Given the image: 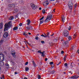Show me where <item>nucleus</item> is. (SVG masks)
<instances>
[{
    "mask_svg": "<svg viewBox=\"0 0 79 79\" xmlns=\"http://www.w3.org/2000/svg\"><path fill=\"white\" fill-rule=\"evenodd\" d=\"M12 23H11V21H9L8 23H6L5 25L4 29V31H6L8 30V28H10V27H11V25Z\"/></svg>",
    "mask_w": 79,
    "mask_h": 79,
    "instance_id": "f257e3e1",
    "label": "nucleus"
},
{
    "mask_svg": "<svg viewBox=\"0 0 79 79\" xmlns=\"http://www.w3.org/2000/svg\"><path fill=\"white\" fill-rule=\"evenodd\" d=\"M68 6L69 9L71 10L73 9V2L71 1H70L69 2Z\"/></svg>",
    "mask_w": 79,
    "mask_h": 79,
    "instance_id": "f03ea898",
    "label": "nucleus"
},
{
    "mask_svg": "<svg viewBox=\"0 0 79 79\" xmlns=\"http://www.w3.org/2000/svg\"><path fill=\"white\" fill-rule=\"evenodd\" d=\"M52 15H48L47 17L46 18V19L44 21L45 23H46L47 22H48V20L50 21L52 19ZM48 19V20H47Z\"/></svg>",
    "mask_w": 79,
    "mask_h": 79,
    "instance_id": "7ed1b4c3",
    "label": "nucleus"
},
{
    "mask_svg": "<svg viewBox=\"0 0 79 79\" xmlns=\"http://www.w3.org/2000/svg\"><path fill=\"white\" fill-rule=\"evenodd\" d=\"M4 59V55L3 54L0 53V61H3Z\"/></svg>",
    "mask_w": 79,
    "mask_h": 79,
    "instance_id": "20e7f679",
    "label": "nucleus"
},
{
    "mask_svg": "<svg viewBox=\"0 0 79 79\" xmlns=\"http://www.w3.org/2000/svg\"><path fill=\"white\" fill-rule=\"evenodd\" d=\"M30 6L33 10H35L36 8H37V7L36 5L34 4L33 3H31L30 4Z\"/></svg>",
    "mask_w": 79,
    "mask_h": 79,
    "instance_id": "39448f33",
    "label": "nucleus"
},
{
    "mask_svg": "<svg viewBox=\"0 0 79 79\" xmlns=\"http://www.w3.org/2000/svg\"><path fill=\"white\" fill-rule=\"evenodd\" d=\"M9 9H14L15 8V6L14 4H10L9 5Z\"/></svg>",
    "mask_w": 79,
    "mask_h": 79,
    "instance_id": "423d86ee",
    "label": "nucleus"
},
{
    "mask_svg": "<svg viewBox=\"0 0 79 79\" xmlns=\"http://www.w3.org/2000/svg\"><path fill=\"white\" fill-rule=\"evenodd\" d=\"M64 36H65V37H67V36L68 35V34H69V32L67 30H64Z\"/></svg>",
    "mask_w": 79,
    "mask_h": 79,
    "instance_id": "0eeeda50",
    "label": "nucleus"
},
{
    "mask_svg": "<svg viewBox=\"0 0 79 79\" xmlns=\"http://www.w3.org/2000/svg\"><path fill=\"white\" fill-rule=\"evenodd\" d=\"M43 5L44 6H47V5H49V2L48 1H46L43 3Z\"/></svg>",
    "mask_w": 79,
    "mask_h": 79,
    "instance_id": "6e6552de",
    "label": "nucleus"
},
{
    "mask_svg": "<svg viewBox=\"0 0 79 79\" xmlns=\"http://www.w3.org/2000/svg\"><path fill=\"white\" fill-rule=\"evenodd\" d=\"M9 35V34H8V33L7 32H5L4 33V34L3 36L4 37H7L8 36V35Z\"/></svg>",
    "mask_w": 79,
    "mask_h": 79,
    "instance_id": "1a4fd4ad",
    "label": "nucleus"
},
{
    "mask_svg": "<svg viewBox=\"0 0 79 79\" xmlns=\"http://www.w3.org/2000/svg\"><path fill=\"white\" fill-rule=\"evenodd\" d=\"M79 77V76L77 75H75L74 76H72L71 77V78L72 79H77Z\"/></svg>",
    "mask_w": 79,
    "mask_h": 79,
    "instance_id": "9d476101",
    "label": "nucleus"
},
{
    "mask_svg": "<svg viewBox=\"0 0 79 79\" xmlns=\"http://www.w3.org/2000/svg\"><path fill=\"white\" fill-rule=\"evenodd\" d=\"M19 3L21 5H24V1L23 0H20L19 1Z\"/></svg>",
    "mask_w": 79,
    "mask_h": 79,
    "instance_id": "9b49d317",
    "label": "nucleus"
},
{
    "mask_svg": "<svg viewBox=\"0 0 79 79\" xmlns=\"http://www.w3.org/2000/svg\"><path fill=\"white\" fill-rule=\"evenodd\" d=\"M4 66V62L2 61H1L0 62V66L1 67H3Z\"/></svg>",
    "mask_w": 79,
    "mask_h": 79,
    "instance_id": "f8f14e48",
    "label": "nucleus"
},
{
    "mask_svg": "<svg viewBox=\"0 0 79 79\" xmlns=\"http://www.w3.org/2000/svg\"><path fill=\"white\" fill-rule=\"evenodd\" d=\"M44 35L46 36V37H48V38H50V36H49V34H49V32H48L46 34H46H45V33H44Z\"/></svg>",
    "mask_w": 79,
    "mask_h": 79,
    "instance_id": "ddd939ff",
    "label": "nucleus"
},
{
    "mask_svg": "<svg viewBox=\"0 0 79 79\" xmlns=\"http://www.w3.org/2000/svg\"><path fill=\"white\" fill-rule=\"evenodd\" d=\"M67 41H64L63 42V45H68Z\"/></svg>",
    "mask_w": 79,
    "mask_h": 79,
    "instance_id": "4468645a",
    "label": "nucleus"
},
{
    "mask_svg": "<svg viewBox=\"0 0 79 79\" xmlns=\"http://www.w3.org/2000/svg\"><path fill=\"white\" fill-rule=\"evenodd\" d=\"M10 63L12 65H15V62L13 60H11Z\"/></svg>",
    "mask_w": 79,
    "mask_h": 79,
    "instance_id": "2eb2a0df",
    "label": "nucleus"
},
{
    "mask_svg": "<svg viewBox=\"0 0 79 79\" xmlns=\"http://www.w3.org/2000/svg\"><path fill=\"white\" fill-rule=\"evenodd\" d=\"M62 18V22H64V20L65 19V17L63 15V16L61 17Z\"/></svg>",
    "mask_w": 79,
    "mask_h": 79,
    "instance_id": "dca6fc26",
    "label": "nucleus"
},
{
    "mask_svg": "<svg viewBox=\"0 0 79 79\" xmlns=\"http://www.w3.org/2000/svg\"><path fill=\"white\" fill-rule=\"evenodd\" d=\"M27 24L28 25H29L30 23H31V21L30 19H28L27 20Z\"/></svg>",
    "mask_w": 79,
    "mask_h": 79,
    "instance_id": "f3484780",
    "label": "nucleus"
},
{
    "mask_svg": "<svg viewBox=\"0 0 79 79\" xmlns=\"http://www.w3.org/2000/svg\"><path fill=\"white\" fill-rule=\"evenodd\" d=\"M11 55L13 54H16V52L14 50L12 51L11 52Z\"/></svg>",
    "mask_w": 79,
    "mask_h": 79,
    "instance_id": "a211bd4d",
    "label": "nucleus"
},
{
    "mask_svg": "<svg viewBox=\"0 0 79 79\" xmlns=\"http://www.w3.org/2000/svg\"><path fill=\"white\" fill-rule=\"evenodd\" d=\"M14 10L15 12H18V9H17L16 7H15V8L14 9Z\"/></svg>",
    "mask_w": 79,
    "mask_h": 79,
    "instance_id": "6ab92c4d",
    "label": "nucleus"
},
{
    "mask_svg": "<svg viewBox=\"0 0 79 79\" xmlns=\"http://www.w3.org/2000/svg\"><path fill=\"white\" fill-rule=\"evenodd\" d=\"M14 10L15 12H18V9H17L16 7H15V8L14 9Z\"/></svg>",
    "mask_w": 79,
    "mask_h": 79,
    "instance_id": "aec40b11",
    "label": "nucleus"
},
{
    "mask_svg": "<svg viewBox=\"0 0 79 79\" xmlns=\"http://www.w3.org/2000/svg\"><path fill=\"white\" fill-rule=\"evenodd\" d=\"M14 10L15 12H18V9H17L16 7H15V8L14 9Z\"/></svg>",
    "mask_w": 79,
    "mask_h": 79,
    "instance_id": "412c9836",
    "label": "nucleus"
},
{
    "mask_svg": "<svg viewBox=\"0 0 79 79\" xmlns=\"http://www.w3.org/2000/svg\"><path fill=\"white\" fill-rule=\"evenodd\" d=\"M3 23H0V29H2L3 28Z\"/></svg>",
    "mask_w": 79,
    "mask_h": 79,
    "instance_id": "4be33fe9",
    "label": "nucleus"
},
{
    "mask_svg": "<svg viewBox=\"0 0 79 79\" xmlns=\"http://www.w3.org/2000/svg\"><path fill=\"white\" fill-rule=\"evenodd\" d=\"M18 29V27H15L13 28V31H16Z\"/></svg>",
    "mask_w": 79,
    "mask_h": 79,
    "instance_id": "5701e85b",
    "label": "nucleus"
},
{
    "mask_svg": "<svg viewBox=\"0 0 79 79\" xmlns=\"http://www.w3.org/2000/svg\"><path fill=\"white\" fill-rule=\"evenodd\" d=\"M9 19L10 20H13V19H14V18H13V16H11L10 18H9Z\"/></svg>",
    "mask_w": 79,
    "mask_h": 79,
    "instance_id": "b1692460",
    "label": "nucleus"
},
{
    "mask_svg": "<svg viewBox=\"0 0 79 79\" xmlns=\"http://www.w3.org/2000/svg\"><path fill=\"white\" fill-rule=\"evenodd\" d=\"M50 73H51V74H55V70H52L50 72Z\"/></svg>",
    "mask_w": 79,
    "mask_h": 79,
    "instance_id": "393cba45",
    "label": "nucleus"
},
{
    "mask_svg": "<svg viewBox=\"0 0 79 79\" xmlns=\"http://www.w3.org/2000/svg\"><path fill=\"white\" fill-rule=\"evenodd\" d=\"M29 69V67H26L25 68V71H27Z\"/></svg>",
    "mask_w": 79,
    "mask_h": 79,
    "instance_id": "a878e982",
    "label": "nucleus"
},
{
    "mask_svg": "<svg viewBox=\"0 0 79 79\" xmlns=\"http://www.w3.org/2000/svg\"><path fill=\"white\" fill-rule=\"evenodd\" d=\"M16 54H12V56H13V57H14V58H16V56L15 55Z\"/></svg>",
    "mask_w": 79,
    "mask_h": 79,
    "instance_id": "bb28decb",
    "label": "nucleus"
},
{
    "mask_svg": "<svg viewBox=\"0 0 79 79\" xmlns=\"http://www.w3.org/2000/svg\"><path fill=\"white\" fill-rule=\"evenodd\" d=\"M72 28V27L71 26H69V29H68L69 31H70V30H71Z\"/></svg>",
    "mask_w": 79,
    "mask_h": 79,
    "instance_id": "cd10ccee",
    "label": "nucleus"
},
{
    "mask_svg": "<svg viewBox=\"0 0 79 79\" xmlns=\"http://www.w3.org/2000/svg\"><path fill=\"white\" fill-rule=\"evenodd\" d=\"M44 20H43V21H40V25L41 24H42V23H44Z\"/></svg>",
    "mask_w": 79,
    "mask_h": 79,
    "instance_id": "c85d7f7f",
    "label": "nucleus"
},
{
    "mask_svg": "<svg viewBox=\"0 0 79 79\" xmlns=\"http://www.w3.org/2000/svg\"><path fill=\"white\" fill-rule=\"evenodd\" d=\"M38 79H40L41 78V76L38 75Z\"/></svg>",
    "mask_w": 79,
    "mask_h": 79,
    "instance_id": "c756f323",
    "label": "nucleus"
},
{
    "mask_svg": "<svg viewBox=\"0 0 79 79\" xmlns=\"http://www.w3.org/2000/svg\"><path fill=\"white\" fill-rule=\"evenodd\" d=\"M42 12L43 14H45V9H43L42 10Z\"/></svg>",
    "mask_w": 79,
    "mask_h": 79,
    "instance_id": "7c9ffc66",
    "label": "nucleus"
},
{
    "mask_svg": "<svg viewBox=\"0 0 79 79\" xmlns=\"http://www.w3.org/2000/svg\"><path fill=\"white\" fill-rule=\"evenodd\" d=\"M41 36H42V37H45V38L47 37L46 36H45V35H44V34H42V35H41Z\"/></svg>",
    "mask_w": 79,
    "mask_h": 79,
    "instance_id": "2f4dec72",
    "label": "nucleus"
},
{
    "mask_svg": "<svg viewBox=\"0 0 79 79\" xmlns=\"http://www.w3.org/2000/svg\"><path fill=\"white\" fill-rule=\"evenodd\" d=\"M77 36V34L75 33L73 35V38L74 39V38H75V37H76V36Z\"/></svg>",
    "mask_w": 79,
    "mask_h": 79,
    "instance_id": "473e14b6",
    "label": "nucleus"
},
{
    "mask_svg": "<svg viewBox=\"0 0 79 79\" xmlns=\"http://www.w3.org/2000/svg\"><path fill=\"white\" fill-rule=\"evenodd\" d=\"M68 39L69 40H70L71 39H71V36H69L68 38Z\"/></svg>",
    "mask_w": 79,
    "mask_h": 79,
    "instance_id": "72a5a7b5",
    "label": "nucleus"
},
{
    "mask_svg": "<svg viewBox=\"0 0 79 79\" xmlns=\"http://www.w3.org/2000/svg\"><path fill=\"white\" fill-rule=\"evenodd\" d=\"M71 50H74V47L73 46H72V47L71 48Z\"/></svg>",
    "mask_w": 79,
    "mask_h": 79,
    "instance_id": "f704fd0d",
    "label": "nucleus"
},
{
    "mask_svg": "<svg viewBox=\"0 0 79 79\" xmlns=\"http://www.w3.org/2000/svg\"><path fill=\"white\" fill-rule=\"evenodd\" d=\"M23 34V35H27V34H26V32H24Z\"/></svg>",
    "mask_w": 79,
    "mask_h": 79,
    "instance_id": "c9c22d12",
    "label": "nucleus"
},
{
    "mask_svg": "<svg viewBox=\"0 0 79 79\" xmlns=\"http://www.w3.org/2000/svg\"><path fill=\"white\" fill-rule=\"evenodd\" d=\"M3 40H2L0 41V44H2V43H3Z\"/></svg>",
    "mask_w": 79,
    "mask_h": 79,
    "instance_id": "e433bc0d",
    "label": "nucleus"
},
{
    "mask_svg": "<svg viewBox=\"0 0 79 79\" xmlns=\"http://www.w3.org/2000/svg\"><path fill=\"white\" fill-rule=\"evenodd\" d=\"M44 16L42 18H41V19H40V20H42V19H44Z\"/></svg>",
    "mask_w": 79,
    "mask_h": 79,
    "instance_id": "4c0bfd02",
    "label": "nucleus"
},
{
    "mask_svg": "<svg viewBox=\"0 0 79 79\" xmlns=\"http://www.w3.org/2000/svg\"><path fill=\"white\" fill-rule=\"evenodd\" d=\"M38 53H41L42 52V51H41V50H39L38 51Z\"/></svg>",
    "mask_w": 79,
    "mask_h": 79,
    "instance_id": "58836bf2",
    "label": "nucleus"
},
{
    "mask_svg": "<svg viewBox=\"0 0 79 79\" xmlns=\"http://www.w3.org/2000/svg\"><path fill=\"white\" fill-rule=\"evenodd\" d=\"M64 66H68V64H67V63H65L64 64Z\"/></svg>",
    "mask_w": 79,
    "mask_h": 79,
    "instance_id": "ea45409f",
    "label": "nucleus"
},
{
    "mask_svg": "<svg viewBox=\"0 0 79 79\" xmlns=\"http://www.w3.org/2000/svg\"><path fill=\"white\" fill-rule=\"evenodd\" d=\"M36 40H39V37L38 36H36L35 38Z\"/></svg>",
    "mask_w": 79,
    "mask_h": 79,
    "instance_id": "a19ab883",
    "label": "nucleus"
},
{
    "mask_svg": "<svg viewBox=\"0 0 79 79\" xmlns=\"http://www.w3.org/2000/svg\"><path fill=\"white\" fill-rule=\"evenodd\" d=\"M50 64H53V62H50Z\"/></svg>",
    "mask_w": 79,
    "mask_h": 79,
    "instance_id": "79ce46f5",
    "label": "nucleus"
},
{
    "mask_svg": "<svg viewBox=\"0 0 79 79\" xmlns=\"http://www.w3.org/2000/svg\"><path fill=\"white\" fill-rule=\"evenodd\" d=\"M41 43H42V44H44L45 43V42L44 41H41Z\"/></svg>",
    "mask_w": 79,
    "mask_h": 79,
    "instance_id": "37998d69",
    "label": "nucleus"
},
{
    "mask_svg": "<svg viewBox=\"0 0 79 79\" xmlns=\"http://www.w3.org/2000/svg\"><path fill=\"white\" fill-rule=\"evenodd\" d=\"M6 65L7 66H10V65H9V64H7V63L6 64Z\"/></svg>",
    "mask_w": 79,
    "mask_h": 79,
    "instance_id": "c03bdc74",
    "label": "nucleus"
},
{
    "mask_svg": "<svg viewBox=\"0 0 79 79\" xmlns=\"http://www.w3.org/2000/svg\"><path fill=\"white\" fill-rule=\"evenodd\" d=\"M22 25H23V23H21L19 24V26H22Z\"/></svg>",
    "mask_w": 79,
    "mask_h": 79,
    "instance_id": "a18cd8bd",
    "label": "nucleus"
},
{
    "mask_svg": "<svg viewBox=\"0 0 79 79\" xmlns=\"http://www.w3.org/2000/svg\"><path fill=\"white\" fill-rule=\"evenodd\" d=\"M77 6V4H75L74 5V8H76V7Z\"/></svg>",
    "mask_w": 79,
    "mask_h": 79,
    "instance_id": "49530a36",
    "label": "nucleus"
},
{
    "mask_svg": "<svg viewBox=\"0 0 79 79\" xmlns=\"http://www.w3.org/2000/svg\"><path fill=\"white\" fill-rule=\"evenodd\" d=\"M27 30H29V29H30V28H29V27H27Z\"/></svg>",
    "mask_w": 79,
    "mask_h": 79,
    "instance_id": "de8ad7c7",
    "label": "nucleus"
},
{
    "mask_svg": "<svg viewBox=\"0 0 79 79\" xmlns=\"http://www.w3.org/2000/svg\"><path fill=\"white\" fill-rule=\"evenodd\" d=\"M32 63H33V64H35V62H34V60H33L32 61Z\"/></svg>",
    "mask_w": 79,
    "mask_h": 79,
    "instance_id": "09e8293b",
    "label": "nucleus"
},
{
    "mask_svg": "<svg viewBox=\"0 0 79 79\" xmlns=\"http://www.w3.org/2000/svg\"><path fill=\"white\" fill-rule=\"evenodd\" d=\"M28 64V62H27L25 64V65H27Z\"/></svg>",
    "mask_w": 79,
    "mask_h": 79,
    "instance_id": "8fccbe9b",
    "label": "nucleus"
},
{
    "mask_svg": "<svg viewBox=\"0 0 79 79\" xmlns=\"http://www.w3.org/2000/svg\"><path fill=\"white\" fill-rule=\"evenodd\" d=\"M45 53V51H44L42 52H41V54H44Z\"/></svg>",
    "mask_w": 79,
    "mask_h": 79,
    "instance_id": "3c124183",
    "label": "nucleus"
},
{
    "mask_svg": "<svg viewBox=\"0 0 79 79\" xmlns=\"http://www.w3.org/2000/svg\"><path fill=\"white\" fill-rule=\"evenodd\" d=\"M41 56H43V57H44V56H45V54H42Z\"/></svg>",
    "mask_w": 79,
    "mask_h": 79,
    "instance_id": "603ef678",
    "label": "nucleus"
},
{
    "mask_svg": "<svg viewBox=\"0 0 79 79\" xmlns=\"http://www.w3.org/2000/svg\"><path fill=\"white\" fill-rule=\"evenodd\" d=\"M61 63V62H60L58 64H57V65H59V64H60Z\"/></svg>",
    "mask_w": 79,
    "mask_h": 79,
    "instance_id": "864d4df0",
    "label": "nucleus"
},
{
    "mask_svg": "<svg viewBox=\"0 0 79 79\" xmlns=\"http://www.w3.org/2000/svg\"><path fill=\"white\" fill-rule=\"evenodd\" d=\"M65 60H66V57H64V61H66Z\"/></svg>",
    "mask_w": 79,
    "mask_h": 79,
    "instance_id": "5fc2aeb1",
    "label": "nucleus"
},
{
    "mask_svg": "<svg viewBox=\"0 0 79 79\" xmlns=\"http://www.w3.org/2000/svg\"><path fill=\"white\" fill-rule=\"evenodd\" d=\"M61 53L62 54H63V53H64V51H62L61 52Z\"/></svg>",
    "mask_w": 79,
    "mask_h": 79,
    "instance_id": "6e6d98bb",
    "label": "nucleus"
},
{
    "mask_svg": "<svg viewBox=\"0 0 79 79\" xmlns=\"http://www.w3.org/2000/svg\"><path fill=\"white\" fill-rule=\"evenodd\" d=\"M33 65H34V66H35V67H36V64H33Z\"/></svg>",
    "mask_w": 79,
    "mask_h": 79,
    "instance_id": "4d7b16f0",
    "label": "nucleus"
},
{
    "mask_svg": "<svg viewBox=\"0 0 79 79\" xmlns=\"http://www.w3.org/2000/svg\"><path fill=\"white\" fill-rule=\"evenodd\" d=\"M47 60H48V59H47V58H46L45 59V61H47Z\"/></svg>",
    "mask_w": 79,
    "mask_h": 79,
    "instance_id": "13d9d810",
    "label": "nucleus"
},
{
    "mask_svg": "<svg viewBox=\"0 0 79 79\" xmlns=\"http://www.w3.org/2000/svg\"><path fill=\"white\" fill-rule=\"evenodd\" d=\"M28 44L29 45V46H31V44H29V43H28Z\"/></svg>",
    "mask_w": 79,
    "mask_h": 79,
    "instance_id": "bf43d9fd",
    "label": "nucleus"
},
{
    "mask_svg": "<svg viewBox=\"0 0 79 79\" xmlns=\"http://www.w3.org/2000/svg\"><path fill=\"white\" fill-rule=\"evenodd\" d=\"M15 74H18V73H17V72H15Z\"/></svg>",
    "mask_w": 79,
    "mask_h": 79,
    "instance_id": "052dcab7",
    "label": "nucleus"
},
{
    "mask_svg": "<svg viewBox=\"0 0 79 79\" xmlns=\"http://www.w3.org/2000/svg\"><path fill=\"white\" fill-rule=\"evenodd\" d=\"M39 10H42V8H41V7L39 8Z\"/></svg>",
    "mask_w": 79,
    "mask_h": 79,
    "instance_id": "680f3d73",
    "label": "nucleus"
},
{
    "mask_svg": "<svg viewBox=\"0 0 79 79\" xmlns=\"http://www.w3.org/2000/svg\"><path fill=\"white\" fill-rule=\"evenodd\" d=\"M63 73H64V74H66V72H63Z\"/></svg>",
    "mask_w": 79,
    "mask_h": 79,
    "instance_id": "e2e57ef3",
    "label": "nucleus"
},
{
    "mask_svg": "<svg viewBox=\"0 0 79 79\" xmlns=\"http://www.w3.org/2000/svg\"><path fill=\"white\" fill-rule=\"evenodd\" d=\"M2 78H3V79H4V78L5 77V76H3L2 77Z\"/></svg>",
    "mask_w": 79,
    "mask_h": 79,
    "instance_id": "0e129e2a",
    "label": "nucleus"
},
{
    "mask_svg": "<svg viewBox=\"0 0 79 79\" xmlns=\"http://www.w3.org/2000/svg\"><path fill=\"white\" fill-rule=\"evenodd\" d=\"M70 66H71V68H73V65H72V64H71L70 65Z\"/></svg>",
    "mask_w": 79,
    "mask_h": 79,
    "instance_id": "69168bd1",
    "label": "nucleus"
},
{
    "mask_svg": "<svg viewBox=\"0 0 79 79\" xmlns=\"http://www.w3.org/2000/svg\"><path fill=\"white\" fill-rule=\"evenodd\" d=\"M25 42L27 43V44H29V43H28V41H26Z\"/></svg>",
    "mask_w": 79,
    "mask_h": 79,
    "instance_id": "338daca9",
    "label": "nucleus"
},
{
    "mask_svg": "<svg viewBox=\"0 0 79 79\" xmlns=\"http://www.w3.org/2000/svg\"><path fill=\"white\" fill-rule=\"evenodd\" d=\"M24 79H27V77H25L24 78Z\"/></svg>",
    "mask_w": 79,
    "mask_h": 79,
    "instance_id": "774afa93",
    "label": "nucleus"
}]
</instances>
